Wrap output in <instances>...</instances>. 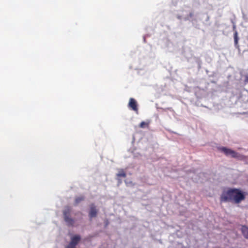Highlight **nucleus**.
Instances as JSON below:
<instances>
[{
	"label": "nucleus",
	"mask_w": 248,
	"mask_h": 248,
	"mask_svg": "<svg viewBox=\"0 0 248 248\" xmlns=\"http://www.w3.org/2000/svg\"><path fill=\"white\" fill-rule=\"evenodd\" d=\"M219 150L221 152L224 153L226 155L236 158L239 160H244L247 158L246 156L237 153L229 148L222 147L219 148Z\"/></svg>",
	"instance_id": "f257e3e1"
},
{
	"label": "nucleus",
	"mask_w": 248,
	"mask_h": 248,
	"mask_svg": "<svg viewBox=\"0 0 248 248\" xmlns=\"http://www.w3.org/2000/svg\"><path fill=\"white\" fill-rule=\"evenodd\" d=\"M233 188H227L223 190L220 195V201L221 202H232Z\"/></svg>",
	"instance_id": "f03ea898"
},
{
	"label": "nucleus",
	"mask_w": 248,
	"mask_h": 248,
	"mask_svg": "<svg viewBox=\"0 0 248 248\" xmlns=\"http://www.w3.org/2000/svg\"><path fill=\"white\" fill-rule=\"evenodd\" d=\"M246 198L245 192H242L240 189L233 188L232 194V202L235 203H239L242 201H244Z\"/></svg>",
	"instance_id": "7ed1b4c3"
},
{
	"label": "nucleus",
	"mask_w": 248,
	"mask_h": 248,
	"mask_svg": "<svg viewBox=\"0 0 248 248\" xmlns=\"http://www.w3.org/2000/svg\"><path fill=\"white\" fill-rule=\"evenodd\" d=\"M81 240V237L79 235H75L71 238V241L69 245L66 248H75Z\"/></svg>",
	"instance_id": "20e7f679"
},
{
	"label": "nucleus",
	"mask_w": 248,
	"mask_h": 248,
	"mask_svg": "<svg viewBox=\"0 0 248 248\" xmlns=\"http://www.w3.org/2000/svg\"><path fill=\"white\" fill-rule=\"evenodd\" d=\"M69 212L70 210L69 208H68L67 211L66 210H65L64 213V220L68 226H72L74 225L75 221L73 219L69 216L68 213Z\"/></svg>",
	"instance_id": "39448f33"
},
{
	"label": "nucleus",
	"mask_w": 248,
	"mask_h": 248,
	"mask_svg": "<svg viewBox=\"0 0 248 248\" xmlns=\"http://www.w3.org/2000/svg\"><path fill=\"white\" fill-rule=\"evenodd\" d=\"M97 210L96 206L94 204H92L90 205V210L89 212V216L91 218L94 217L97 215Z\"/></svg>",
	"instance_id": "423d86ee"
},
{
	"label": "nucleus",
	"mask_w": 248,
	"mask_h": 248,
	"mask_svg": "<svg viewBox=\"0 0 248 248\" xmlns=\"http://www.w3.org/2000/svg\"><path fill=\"white\" fill-rule=\"evenodd\" d=\"M128 106L133 110L137 111V104L136 100L133 98H130L128 104Z\"/></svg>",
	"instance_id": "0eeeda50"
},
{
	"label": "nucleus",
	"mask_w": 248,
	"mask_h": 248,
	"mask_svg": "<svg viewBox=\"0 0 248 248\" xmlns=\"http://www.w3.org/2000/svg\"><path fill=\"white\" fill-rule=\"evenodd\" d=\"M241 232L244 237L248 239V227L243 226L241 228Z\"/></svg>",
	"instance_id": "6e6552de"
},
{
	"label": "nucleus",
	"mask_w": 248,
	"mask_h": 248,
	"mask_svg": "<svg viewBox=\"0 0 248 248\" xmlns=\"http://www.w3.org/2000/svg\"><path fill=\"white\" fill-rule=\"evenodd\" d=\"M234 44L235 46L237 48H238V34L237 31H235L234 34Z\"/></svg>",
	"instance_id": "1a4fd4ad"
},
{
	"label": "nucleus",
	"mask_w": 248,
	"mask_h": 248,
	"mask_svg": "<svg viewBox=\"0 0 248 248\" xmlns=\"http://www.w3.org/2000/svg\"><path fill=\"white\" fill-rule=\"evenodd\" d=\"M117 176L118 177H125L126 173L123 170H120L119 172L117 174Z\"/></svg>",
	"instance_id": "9d476101"
},
{
	"label": "nucleus",
	"mask_w": 248,
	"mask_h": 248,
	"mask_svg": "<svg viewBox=\"0 0 248 248\" xmlns=\"http://www.w3.org/2000/svg\"><path fill=\"white\" fill-rule=\"evenodd\" d=\"M84 199V198L83 196H80L79 197H78L76 199V203H78L81 201H83Z\"/></svg>",
	"instance_id": "9b49d317"
},
{
	"label": "nucleus",
	"mask_w": 248,
	"mask_h": 248,
	"mask_svg": "<svg viewBox=\"0 0 248 248\" xmlns=\"http://www.w3.org/2000/svg\"><path fill=\"white\" fill-rule=\"evenodd\" d=\"M148 125V123H146L144 122H142L140 125V127L141 128H144L146 126H147Z\"/></svg>",
	"instance_id": "f8f14e48"
},
{
	"label": "nucleus",
	"mask_w": 248,
	"mask_h": 248,
	"mask_svg": "<svg viewBox=\"0 0 248 248\" xmlns=\"http://www.w3.org/2000/svg\"><path fill=\"white\" fill-rule=\"evenodd\" d=\"M244 82L245 83H248V75H246L245 76Z\"/></svg>",
	"instance_id": "ddd939ff"
}]
</instances>
